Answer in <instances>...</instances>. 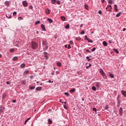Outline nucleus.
<instances>
[{"label":"nucleus","instance_id":"f257e3e1","mask_svg":"<svg viewBox=\"0 0 126 126\" xmlns=\"http://www.w3.org/2000/svg\"><path fill=\"white\" fill-rule=\"evenodd\" d=\"M42 45L43 47V51H47L48 50V43H47V41H43L42 42Z\"/></svg>","mask_w":126,"mask_h":126},{"label":"nucleus","instance_id":"f03ea898","mask_svg":"<svg viewBox=\"0 0 126 126\" xmlns=\"http://www.w3.org/2000/svg\"><path fill=\"white\" fill-rule=\"evenodd\" d=\"M32 49L35 50L38 47V44L35 42H32Z\"/></svg>","mask_w":126,"mask_h":126},{"label":"nucleus","instance_id":"7ed1b4c3","mask_svg":"<svg viewBox=\"0 0 126 126\" xmlns=\"http://www.w3.org/2000/svg\"><path fill=\"white\" fill-rule=\"evenodd\" d=\"M119 115L120 116H122L124 114V111H123V108L120 107L119 109Z\"/></svg>","mask_w":126,"mask_h":126},{"label":"nucleus","instance_id":"20e7f679","mask_svg":"<svg viewBox=\"0 0 126 126\" xmlns=\"http://www.w3.org/2000/svg\"><path fill=\"white\" fill-rule=\"evenodd\" d=\"M4 109H5L4 107L2 106L1 105H0V115L3 112Z\"/></svg>","mask_w":126,"mask_h":126},{"label":"nucleus","instance_id":"39448f33","mask_svg":"<svg viewBox=\"0 0 126 126\" xmlns=\"http://www.w3.org/2000/svg\"><path fill=\"white\" fill-rule=\"evenodd\" d=\"M4 4L6 6H9L10 5V1H5L4 2Z\"/></svg>","mask_w":126,"mask_h":126},{"label":"nucleus","instance_id":"423d86ee","mask_svg":"<svg viewBox=\"0 0 126 126\" xmlns=\"http://www.w3.org/2000/svg\"><path fill=\"white\" fill-rule=\"evenodd\" d=\"M108 75L111 78H115V75L110 72H108Z\"/></svg>","mask_w":126,"mask_h":126},{"label":"nucleus","instance_id":"0eeeda50","mask_svg":"<svg viewBox=\"0 0 126 126\" xmlns=\"http://www.w3.org/2000/svg\"><path fill=\"white\" fill-rule=\"evenodd\" d=\"M99 72L100 73V74H101V75L103 76L104 75H105L106 74L105 73V72H104V71L102 69H100Z\"/></svg>","mask_w":126,"mask_h":126},{"label":"nucleus","instance_id":"6e6552de","mask_svg":"<svg viewBox=\"0 0 126 126\" xmlns=\"http://www.w3.org/2000/svg\"><path fill=\"white\" fill-rule=\"evenodd\" d=\"M121 93L122 95L124 96V97H126V91L123 90L121 91Z\"/></svg>","mask_w":126,"mask_h":126},{"label":"nucleus","instance_id":"1a4fd4ad","mask_svg":"<svg viewBox=\"0 0 126 126\" xmlns=\"http://www.w3.org/2000/svg\"><path fill=\"white\" fill-rule=\"evenodd\" d=\"M100 84H101V83L96 82V83H95V86L97 88H100Z\"/></svg>","mask_w":126,"mask_h":126},{"label":"nucleus","instance_id":"9d476101","mask_svg":"<svg viewBox=\"0 0 126 126\" xmlns=\"http://www.w3.org/2000/svg\"><path fill=\"white\" fill-rule=\"evenodd\" d=\"M23 4L24 5V6H27V5H28V4L27 3V2H26V1H23Z\"/></svg>","mask_w":126,"mask_h":126},{"label":"nucleus","instance_id":"9b49d317","mask_svg":"<svg viewBox=\"0 0 126 126\" xmlns=\"http://www.w3.org/2000/svg\"><path fill=\"white\" fill-rule=\"evenodd\" d=\"M121 100L120 99H118V101H117V107H120V105H121Z\"/></svg>","mask_w":126,"mask_h":126},{"label":"nucleus","instance_id":"f8f14e48","mask_svg":"<svg viewBox=\"0 0 126 126\" xmlns=\"http://www.w3.org/2000/svg\"><path fill=\"white\" fill-rule=\"evenodd\" d=\"M45 12H46V14H50V9H49L48 8L46 9Z\"/></svg>","mask_w":126,"mask_h":126},{"label":"nucleus","instance_id":"ddd939ff","mask_svg":"<svg viewBox=\"0 0 126 126\" xmlns=\"http://www.w3.org/2000/svg\"><path fill=\"white\" fill-rule=\"evenodd\" d=\"M41 27L42 29L43 30V31H46V28H45V25H41Z\"/></svg>","mask_w":126,"mask_h":126},{"label":"nucleus","instance_id":"4468645a","mask_svg":"<svg viewBox=\"0 0 126 126\" xmlns=\"http://www.w3.org/2000/svg\"><path fill=\"white\" fill-rule=\"evenodd\" d=\"M35 90H36L37 91H40V90H42V87H37V88L35 89Z\"/></svg>","mask_w":126,"mask_h":126},{"label":"nucleus","instance_id":"2eb2a0df","mask_svg":"<svg viewBox=\"0 0 126 126\" xmlns=\"http://www.w3.org/2000/svg\"><path fill=\"white\" fill-rule=\"evenodd\" d=\"M6 17H7V18H8L9 19H10V18H11V15L7 14H6Z\"/></svg>","mask_w":126,"mask_h":126},{"label":"nucleus","instance_id":"dca6fc26","mask_svg":"<svg viewBox=\"0 0 126 126\" xmlns=\"http://www.w3.org/2000/svg\"><path fill=\"white\" fill-rule=\"evenodd\" d=\"M102 44L103 45V46L106 47V46L108 45V43H107L106 41H104L102 42Z\"/></svg>","mask_w":126,"mask_h":126},{"label":"nucleus","instance_id":"f3484780","mask_svg":"<svg viewBox=\"0 0 126 126\" xmlns=\"http://www.w3.org/2000/svg\"><path fill=\"white\" fill-rule=\"evenodd\" d=\"M70 93H73V92H75V89L73 88L69 90Z\"/></svg>","mask_w":126,"mask_h":126},{"label":"nucleus","instance_id":"a211bd4d","mask_svg":"<svg viewBox=\"0 0 126 126\" xmlns=\"http://www.w3.org/2000/svg\"><path fill=\"white\" fill-rule=\"evenodd\" d=\"M47 21H48L49 23H52L53 22V20H52L51 18H48Z\"/></svg>","mask_w":126,"mask_h":126},{"label":"nucleus","instance_id":"6ab92c4d","mask_svg":"<svg viewBox=\"0 0 126 126\" xmlns=\"http://www.w3.org/2000/svg\"><path fill=\"white\" fill-rule=\"evenodd\" d=\"M20 67L21 68H23V67H25V63H22L21 65H20Z\"/></svg>","mask_w":126,"mask_h":126},{"label":"nucleus","instance_id":"aec40b11","mask_svg":"<svg viewBox=\"0 0 126 126\" xmlns=\"http://www.w3.org/2000/svg\"><path fill=\"white\" fill-rule=\"evenodd\" d=\"M122 12H120L118 13H117L116 15V17H120V16H121V14Z\"/></svg>","mask_w":126,"mask_h":126},{"label":"nucleus","instance_id":"412c9836","mask_svg":"<svg viewBox=\"0 0 126 126\" xmlns=\"http://www.w3.org/2000/svg\"><path fill=\"white\" fill-rule=\"evenodd\" d=\"M17 60H18L17 57H14L12 59V61H13V62H15V61H17Z\"/></svg>","mask_w":126,"mask_h":126},{"label":"nucleus","instance_id":"4be33fe9","mask_svg":"<svg viewBox=\"0 0 126 126\" xmlns=\"http://www.w3.org/2000/svg\"><path fill=\"white\" fill-rule=\"evenodd\" d=\"M118 6H117V4H114V10L116 11H118V9L117 8Z\"/></svg>","mask_w":126,"mask_h":126},{"label":"nucleus","instance_id":"5701e85b","mask_svg":"<svg viewBox=\"0 0 126 126\" xmlns=\"http://www.w3.org/2000/svg\"><path fill=\"white\" fill-rule=\"evenodd\" d=\"M30 119H31V118H29L27 119H26V120L25 121V125H26V124H27V122H28V121H29V120H30Z\"/></svg>","mask_w":126,"mask_h":126},{"label":"nucleus","instance_id":"b1692460","mask_svg":"<svg viewBox=\"0 0 126 126\" xmlns=\"http://www.w3.org/2000/svg\"><path fill=\"white\" fill-rule=\"evenodd\" d=\"M48 124H49V125H52V123H53V122L52 121V120H51V119H49L48 120Z\"/></svg>","mask_w":126,"mask_h":126},{"label":"nucleus","instance_id":"393cba45","mask_svg":"<svg viewBox=\"0 0 126 126\" xmlns=\"http://www.w3.org/2000/svg\"><path fill=\"white\" fill-rule=\"evenodd\" d=\"M64 28L65 29H69V24H67L66 26H65Z\"/></svg>","mask_w":126,"mask_h":126},{"label":"nucleus","instance_id":"a878e982","mask_svg":"<svg viewBox=\"0 0 126 126\" xmlns=\"http://www.w3.org/2000/svg\"><path fill=\"white\" fill-rule=\"evenodd\" d=\"M114 52H115V53H116V54H119V50H118V49H113Z\"/></svg>","mask_w":126,"mask_h":126},{"label":"nucleus","instance_id":"bb28decb","mask_svg":"<svg viewBox=\"0 0 126 126\" xmlns=\"http://www.w3.org/2000/svg\"><path fill=\"white\" fill-rule=\"evenodd\" d=\"M57 65H58V66H61L62 65V63L60 62H58L57 63Z\"/></svg>","mask_w":126,"mask_h":126},{"label":"nucleus","instance_id":"cd10ccee","mask_svg":"<svg viewBox=\"0 0 126 126\" xmlns=\"http://www.w3.org/2000/svg\"><path fill=\"white\" fill-rule=\"evenodd\" d=\"M22 84L25 85L26 84V81L25 80L22 81Z\"/></svg>","mask_w":126,"mask_h":126},{"label":"nucleus","instance_id":"c85d7f7f","mask_svg":"<svg viewBox=\"0 0 126 126\" xmlns=\"http://www.w3.org/2000/svg\"><path fill=\"white\" fill-rule=\"evenodd\" d=\"M5 96H6V94H5V93H3L2 95V99H4V98L5 97Z\"/></svg>","mask_w":126,"mask_h":126},{"label":"nucleus","instance_id":"c756f323","mask_svg":"<svg viewBox=\"0 0 126 126\" xmlns=\"http://www.w3.org/2000/svg\"><path fill=\"white\" fill-rule=\"evenodd\" d=\"M61 19L62 20H63V21H65V17H63V16H62L61 17Z\"/></svg>","mask_w":126,"mask_h":126},{"label":"nucleus","instance_id":"7c9ffc66","mask_svg":"<svg viewBox=\"0 0 126 126\" xmlns=\"http://www.w3.org/2000/svg\"><path fill=\"white\" fill-rule=\"evenodd\" d=\"M92 89L94 91H96V87H94V86L92 87Z\"/></svg>","mask_w":126,"mask_h":126},{"label":"nucleus","instance_id":"2f4dec72","mask_svg":"<svg viewBox=\"0 0 126 126\" xmlns=\"http://www.w3.org/2000/svg\"><path fill=\"white\" fill-rule=\"evenodd\" d=\"M30 89L31 90H32V89H35V87H34V86H30Z\"/></svg>","mask_w":126,"mask_h":126},{"label":"nucleus","instance_id":"473e14b6","mask_svg":"<svg viewBox=\"0 0 126 126\" xmlns=\"http://www.w3.org/2000/svg\"><path fill=\"white\" fill-rule=\"evenodd\" d=\"M56 0H51L52 4H54L56 3Z\"/></svg>","mask_w":126,"mask_h":126},{"label":"nucleus","instance_id":"72a5a7b5","mask_svg":"<svg viewBox=\"0 0 126 126\" xmlns=\"http://www.w3.org/2000/svg\"><path fill=\"white\" fill-rule=\"evenodd\" d=\"M108 3H110V4H113V0H108Z\"/></svg>","mask_w":126,"mask_h":126},{"label":"nucleus","instance_id":"f704fd0d","mask_svg":"<svg viewBox=\"0 0 126 126\" xmlns=\"http://www.w3.org/2000/svg\"><path fill=\"white\" fill-rule=\"evenodd\" d=\"M87 41L89 42V43H93V41L89 38L88 39Z\"/></svg>","mask_w":126,"mask_h":126},{"label":"nucleus","instance_id":"c9c22d12","mask_svg":"<svg viewBox=\"0 0 126 126\" xmlns=\"http://www.w3.org/2000/svg\"><path fill=\"white\" fill-rule=\"evenodd\" d=\"M104 79H108V77H107V76H106V74L105 75H104L103 76H102Z\"/></svg>","mask_w":126,"mask_h":126},{"label":"nucleus","instance_id":"e433bc0d","mask_svg":"<svg viewBox=\"0 0 126 126\" xmlns=\"http://www.w3.org/2000/svg\"><path fill=\"white\" fill-rule=\"evenodd\" d=\"M9 52H10V53H13V52H14V49H10V50H9Z\"/></svg>","mask_w":126,"mask_h":126},{"label":"nucleus","instance_id":"4c0bfd02","mask_svg":"<svg viewBox=\"0 0 126 126\" xmlns=\"http://www.w3.org/2000/svg\"><path fill=\"white\" fill-rule=\"evenodd\" d=\"M35 24V25H37V24H40V21H36Z\"/></svg>","mask_w":126,"mask_h":126},{"label":"nucleus","instance_id":"58836bf2","mask_svg":"<svg viewBox=\"0 0 126 126\" xmlns=\"http://www.w3.org/2000/svg\"><path fill=\"white\" fill-rule=\"evenodd\" d=\"M24 74H28V73H29V71H28V70H27V71H25L24 72Z\"/></svg>","mask_w":126,"mask_h":126},{"label":"nucleus","instance_id":"ea45409f","mask_svg":"<svg viewBox=\"0 0 126 126\" xmlns=\"http://www.w3.org/2000/svg\"><path fill=\"white\" fill-rule=\"evenodd\" d=\"M88 37H87V35H85V40H86V41H87L88 40Z\"/></svg>","mask_w":126,"mask_h":126},{"label":"nucleus","instance_id":"a19ab883","mask_svg":"<svg viewBox=\"0 0 126 126\" xmlns=\"http://www.w3.org/2000/svg\"><path fill=\"white\" fill-rule=\"evenodd\" d=\"M93 111H94V112H97V109H96V108H93Z\"/></svg>","mask_w":126,"mask_h":126},{"label":"nucleus","instance_id":"79ce46f5","mask_svg":"<svg viewBox=\"0 0 126 126\" xmlns=\"http://www.w3.org/2000/svg\"><path fill=\"white\" fill-rule=\"evenodd\" d=\"M91 66V63L89 64L88 66H86V68H89Z\"/></svg>","mask_w":126,"mask_h":126},{"label":"nucleus","instance_id":"37998d69","mask_svg":"<svg viewBox=\"0 0 126 126\" xmlns=\"http://www.w3.org/2000/svg\"><path fill=\"white\" fill-rule=\"evenodd\" d=\"M105 110H107V109H109V106H108V105H105L104 107Z\"/></svg>","mask_w":126,"mask_h":126},{"label":"nucleus","instance_id":"c03bdc74","mask_svg":"<svg viewBox=\"0 0 126 126\" xmlns=\"http://www.w3.org/2000/svg\"><path fill=\"white\" fill-rule=\"evenodd\" d=\"M64 95H66V96H67V97H68V95H69L68 93L66 92V93H64Z\"/></svg>","mask_w":126,"mask_h":126},{"label":"nucleus","instance_id":"a18cd8bd","mask_svg":"<svg viewBox=\"0 0 126 126\" xmlns=\"http://www.w3.org/2000/svg\"><path fill=\"white\" fill-rule=\"evenodd\" d=\"M96 50V48L94 47L92 49V52H94V51H95Z\"/></svg>","mask_w":126,"mask_h":126},{"label":"nucleus","instance_id":"49530a36","mask_svg":"<svg viewBox=\"0 0 126 126\" xmlns=\"http://www.w3.org/2000/svg\"><path fill=\"white\" fill-rule=\"evenodd\" d=\"M18 19L19 20H22V19H23V18H22V17H19Z\"/></svg>","mask_w":126,"mask_h":126},{"label":"nucleus","instance_id":"de8ad7c7","mask_svg":"<svg viewBox=\"0 0 126 126\" xmlns=\"http://www.w3.org/2000/svg\"><path fill=\"white\" fill-rule=\"evenodd\" d=\"M57 3L58 4H61V1H60V0H57Z\"/></svg>","mask_w":126,"mask_h":126},{"label":"nucleus","instance_id":"09e8293b","mask_svg":"<svg viewBox=\"0 0 126 126\" xmlns=\"http://www.w3.org/2000/svg\"><path fill=\"white\" fill-rule=\"evenodd\" d=\"M16 14H17V13H16V12H15V11H14V12L13 13V15L14 16H15V15H16Z\"/></svg>","mask_w":126,"mask_h":126},{"label":"nucleus","instance_id":"8fccbe9b","mask_svg":"<svg viewBox=\"0 0 126 126\" xmlns=\"http://www.w3.org/2000/svg\"><path fill=\"white\" fill-rule=\"evenodd\" d=\"M85 33V32L84 31H82L81 32L80 34H81V35H83V34H84Z\"/></svg>","mask_w":126,"mask_h":126},{"label":"nucleus","instance_id":"3c124183","mask_svg":"<svg viewBox=\"0 0 126 126\" xmlns=\"http://www.w3.org/2000/svg\"><path fill=\"white\" fill-rule=\"evenodd\" d=\"M87 60L89 62V61L91 60V59H89V57L87 56L86 57Z\"/></svg>","mask_w":126,"mask_h":126},{"label":"nucleus","instance_id":"603ef678","mask_svg":"<svg viewBox=\"0 0 126 126\" xmlns=\"http://www.w3.org/2000/svg\"><path fill=\"white\" fill-rule=\"evenodd\" d=\"M67 49H71V46H70V44H68Z\"/></svg>","mask_w":126,"mask_h":126},{"label":"nucleus","instance_id":"864d4df0","mask_svg":"<svg viewBox=\"0 0 126 126\" xmlns=\"http://www.w3.org/2000/svg\"><path fill=\"white\" fill-rule=\"evenodd\" d=\"M44 57H45V58H46V60H48V59H49V57H48V55H45Z\"/></svg>","mask_w":126,"mask_h":126},{"label":"nucleus","instance_id":"5fc2aeb1","mask_svg":"<svg viewBox=\"0 0 126 126\" xmlns=\"http://www.w3.org/2000/svg\"><path fill=\"white\" fill-rule=\"evenodd\" d=\"M76 39L77 40V41H80L81 40L80 38H78V37H76Z\"/></svg>","mask_w":126,"mask_h":126},{"label":"nucleus","instance_id":"6e6d98bb","mask_svg":"<svg viewBox=\"0 0 126 126\" xmlns=\"http://www.w3.org/2000/svg\"><path fill=\"white\" fill-rule=\"evenodd\" d=\"M29 8H30V9H33V6H32V5H30V6H29Z\"/></svg>","mask_w":126,"mask_h":126},{"label":"nucleus","instance_id":"4d7b16f0","mask_svg":"<svg viewBox=\"0 0 126 126\" xmlns=\"http://www.w3.org/2000/svg\"><path fill=\"white\" fill-rule=\"evenodd\" d=\"M98 13H99V14H102V11L99 10V11H98Z\"/></svg>","mask_w":126,"mask_h":126},{"label":"nucleus","instance_id":"13d9d810","mask_svg":"<svg viewBox=\"0 0 126 126\" xmlns=\"http://www.w3.org/2000/svg\"><path fill=\"white\" fill-rule=\"evenodd\" d=\"M12 102H13V103H16V100L15 99H13V100H12Z\"/></svg>","mask_w":126,"mask_h":126},{"label":"nucleus","instance_id":"bf43d9fd","mask_svg":"<svg viewBox=\"0 0 126 126\" xmlns=\"http://www.w3.org/2000/svg\"><path fill=\"white\" fill-rule=\"evenodd\" d=\"M86 52H87L88 53H90V52H91V51H90L89 50H88V49H86Z\"/></svg>","mask_w":126,"mask_h":126},{"label":"nucleus","instance_id":"052dcab7","mask_svg":"<svg viewBox=\"0 0 126 126\" xmlns=\"http://www.w3.org/2000/svg\"><path fill=\"white\" fill-rule=\"evenodd\" d=\"M107 7H111V9H112V5H108Z\"/></svg>","mask_w":126,"mask_h":126},{"label":"nucleus","instance_id":"680f3d73","mask_svg":"<svg viewBox=\"0 0 126 126\" xmlns=\"http://www.w3.org/2000/svg\"><path fill=\"white\" fill-rule=\"evenodd\" d=\"M6 84H8V85L10 84V83H9V81H7V82H6Z\"/></svg>","mask_w":126,"mask_h":126},{"label":"nucleus","instance_id":"e2e57ef3","mask_svg":"<svg viewBox=\"0 0 126 126\" xmlns=\"http://www.w3.org/2000/svg\"><path fill=\"white\" fill-rule=\"evenodd\" d=\"M108 42H109V43L110 44H112V40H109L108 41Z\"/></svg>","mask_w":126,"mask_h":126},{"label":"nucleus","instance_id":"0e129e2a","mask_svg":"<svg viewBox=\"0 0 126 126\" xmlns=\"http://www.w3.org/2000/svg\"><path fill=\"white\" fill-rule=\"evenodd\" d=\"M63 107L64 108V109H67V107H66V106L65 105H63Z\"/></svg>","mask_w":126,"mask_h":126},{"label":"nucleus","instance_id":"69168bd1","mask_svg":"<svg viewBox=\"0 0 126 126\" xmlns=\"http://www.w3.org/2000/svg\"><path fill=\"white\" fill-rule=\"evenodd\" d=\"M78 74H81V72H80V71H78Z\"/></svg>","mask_w":126,"mask_h":126},{"label":"nucleus","instance_id":"338daca9","mask_svg":"<svg viewBox=\"0 0 126 126\" xmlns=\"http://www.w3.org/2000/svg\"><path fill=\"white\" fill-rule=\"evenodd\" d=\"M105 2V0H101V2L103 3V2Z\"/></svg>","mask_w":126,"mask_h":126},{"label":"nucleus","instance_id":"774afa93","mask_svg":"<svg viewBox=\"0 0 126 126\" xmlns=\"http://www.w3.org/2000/svg\"><path fill=\"white\" fill-rule=\"evenodd\" d=\"M126 28H124L123 31L125 32L126 31Z\"/></svg>","mask_w":126,"mask_h":126}]
</instances>
